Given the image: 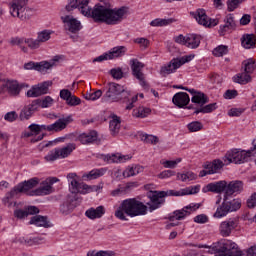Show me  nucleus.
I'll use <instances>...</instances> for the list:
<instances>
[{"label": "nucleus", "mask_w": 256, "mask_h": 256, "mask_svg": "<svg viewBox=\"0 0 256 256\" xmlns=\"http://www.w3.org/2000/svg\"><path fill=\"white\" fill-rule=\"evenodd\" d=\"M79 9L84 17H91L95 23H105L106 25H119L127 15V7L112 8L111 3L96 4L93 8L89 6V0H68V4L60 11V19L67 23L68 31L77 33L81 31V22L67 13Z\"/></svg>", "instance_id": "f257e3e1"}, {"label": "nucleus", "mask_w": 256, "mask_h": 256, "mask_svg": "<svg viewBox=\"0 0 256 256\" xmlns=\"http://www.w3.org/2000/svg\"><path fill=\"white\" fill-rule=\"evenodd\" d=\"M128 217H139L141 215H147V206L143 202L130 198L121 202L120 206L115 212V217L120 221H127Z\"/></svg>", "instance_id": "f03ea898"}, {"label": "nucleus", "mask_w": 256, "mask_h": 256, "mask_svg": "<svg viewBox=\"0 0 256 256\" xmlns=\"http://www.w3.org/2000/svg\"><path fill=\"white\" fill-rule=\"evenodd\" d=\"M106 93L102 97L103 103H117L127 101L131 94L125 90V86L115 82H109L106 86Z\"/></svg>", "instance_id": "7ed1b4c3"}, {"label": "nucleus", "mask_w": 256, "mask_h": 256, "mask_svg": "<svg viewBox=\"0 0 256 256\" xmlns=\"http://www.w3.org/2000/svg\"><path fill=\"white\" fill-rule=\"evenodd\" d=\"M68 187L72 195H87L89 191V185L84 182H80L79 176L75 172L68 173L67 176Z\"/></svg>", "instance_id": "20e7f679"}, {"label": "nucleus", "mask_w": 256, "mask_h": 256, "mask_svg": "<svg viewBox=\"0 0 256 256\" xmlns=\"http://www.w3.org/2000/svg\"><path fill=\"white\" fill-rule=\"evenodd\" d=\"M27 0H12L10 4V13L12 17H18L22 21H27V19H31V9H26Z\"/></svg>", "instance_id": "39448f33"}, {"label": "nucleus", "mask_w": 256, "mask_h": 256, "mask_svg": "<svg viewBox=\"0 0 256 256\" xmlns=\"http://www.w3.org/2000/svg\"><path fill=\"white\" fill-rule=\"evenodd\" d=\"M195 55H188L182 58H174L167 65H164L160 69V75L163 77H167V75H171V73H175L179 67L185 65V63H189V61H193Z\"/></svg>", "instance_id": "423d86ee"}, {"label": "nucleus", "mask_w": 256, "mask_h": 256, "mask_svg": "<svg viewBox=\"0 0 256 256\" xmlns=\"http://www.w3.org/2000/svg\"><path fill=\"white\" fill-rule=\"evenodd\" d=\"M59 181L57 177H50L43 181L40 186L33 190V195L37 197H43L45 195H51L55 189H53V185Z\"/></svg>", "instance_id": "0eeeda50"}, {"label": "nucleus", "mask_w": 256, "mask_h": 256, "mask_svg": "<svg viewBox=\"0 0 256 256\" xmlns=\"http://www.w3.org/2000/svg\"><path fill=\"white\" fill-rule=\"evenodd\" d=\"M190 15L196 19L199 25H203L204 27H215L219 25V20L209 18L205 9H197L195 12H191Z\"/></svg>", "instance_id": "6e6552de"}, {"label": "nucleus", "mask_w": 256, "mask_h": 256, "mask_svg": "<svg viewBox=\"0 0 256 256\" xmlns=\"http://www.w3.org/2000/svg\"><path fill=\"white\" fill-rule=\"evenodd\" d=\"M251 157V151L234 149L226 155L228 163H235L236 165L241 163H247Z\"/></svg>", "instance_id": "1a4fd4ad"}, {"label": "nucleus", "mask_w": 256, "mask_h": 256, "mask_svg": "<svg viewBox=\"0 0 256 256\" xmlns=\"http://www.w3.org/2000/svg\"><path fill=\"white\" fill-rule=\"evenodd\" d=\"M163 197H167V193H165V191L150 192L149 194L150 202L147 203L150 213L155 211V209H159V207H161V205L165 203V200L163 199Z\"/></svg>", "instance_id": "9d476101"}, {"label": "nucleus", "mask_w": 256, "mask_h": 256, "mask_svg": "<svg viewBox=\"0 0 256 256\" xmlns=\"http://www.w3.org/2000/svg\"><path fill=\"white\" fill-rule=\"evenodd\" d=\"M201 205L199 204H190L184 207L182 210H176L173 212L172 215L168 217L169 221H181L182 219L186 218L187 215H191V211H197Z\"/></svg>", "instance_id": "9b49d317"}, {"label": "nucleus", "mask_w": 256, "mask_h": 256, "mask_svg": "<svg viewBox=\"0 0 256 256\" xmlns=\"http://www.w3.org/2000/svg\"><path fill=\"white\" fill-rule=\"evenodd\" d=\"M235 29H237V21H235L233 14H228L224 18V24L220 25L218 33L221 37H224V35H227V33H233Z\"/></svg>", "instance_id": "f8f14e48"}, {"label": "nucleus", "mask_w": 256, "mask_h": 256, "mask_svg": "<svg viewBox=\"0 0 256 256\" xmlns=\"http://www.w3.org/2000/svg\"><path fill=\"white\" fill-rule=\"evenodd\" d=\"M61 61V56H55L50 61H41V62H34L33 63V69L34 71H38L39 73H47L49 69H52V67H55L57 63Z\"/></svg>", "instance_id": "ddd939ff"}, {"label": "nucleus", "mask_w": 256, "mask_h": 256, "mask_svg": "<svg viewBox=\"0 0 256 256\" xmlns=\"http://www.w3.org/2000/svg\"><path fill=\"white\" fill-rule=\"evenodd\" d=\"M239 222L235 218H230L220 224V235L222 237H229L233 233L234 229H237Z\"/></svg>", "instance_id": "4468645a"}, {"label": "nucleus", "mask_w": 256, "mask_h": 256, "mask_svg": "<svg viewBox=\"0 0 256 256\" xmlns=\"http://www.w3.org/2000/svg\"><path fill=\"white\" fill-rule=\"evenodd\" d=\"M221 253L226 256H243V251L235 242L228 241L221 246Z\"/></svg>", "instance_id": "2eb2a0df"}, {"label": "nucleus", "mask_w": 256, "mask_h": 256, "mask_svg": "<svg viewBox=\"0 0 256 256\" xmlns=\"http://www.w3.org/2000/svg\"><path fill=\"white\" fill-rule=\"evenodd\" d=\"M69 123H73V118L71 116L59 118L56 122L50 124V133H59L67 129Z\"/></svg>", "instance_id": "dca6fc26"}, {"label": "nucleus", "mask_w": 256, "mask_h": 256, "mask_svg": "<svg viewBox=\"0 0 256 256\" xmlns=\"http://www.w3.org/2000/svg\"><path fill=\"white\" fill-rule=\"evenodd\" d=\"M53 103H55V100L51 96L37 98L33 100V111H37V109H47L52 107Z\"/></svg>", "instance_id": "f3484780"}, {"label": "nucleus", "mask_w": 256, "mask_h": 256, "mask_svg": "<svg viewBox=\"0 0 256 256\" xmlns=\"http://www.w3.org/2000/svg\"><path fill=\"white\" fill-rule=\"evenodd\" d=\"M243 191V181L234 180L229 183L226 182V192L224 197H231L234 193H241Z\"/></svg>", "instance_id": "a211bd4d"}, {"label": "nucleus", "mask_w": 256, "mask_h": 256, "mask_svg": "<svg viewBox=\"0 0 256 256\" xmlns=\"http://www.w3.org/2000/svg\"><path fill=\"white\" fill-rule=\"evenodd\" d=\"M189 101H191V98H189V94H187V92H178L172 98V103L180 109L187 107V105H189Z\"/></svg>", "instance_id": "6ab92c4d"}, {"label": "nucleus", "mask_w": 256, "mask_h": 256, "mask_svg": "<svg viewBox=\"0 0 256 256\" xmlns=\"http://www.w3.org/2000/svg\"><path fill=\"white\" fill-rule=\"evenodd\" d=\"M13 191L16 193H24L25 195H33V179L19 183L13 188Z\"/></svg>", "instance_id": "aec40b11"}, {"label": "nucleus", "mask_w": 256, "mask_h": 256, "mask_svg": "<svg viewBox=\"0 0 256 256\" xmlns=\"http://www.w3.org/2000/svg\"><path fill=\"white\" fill-rule=\"evenodd\" d=\"M53 85L52 81H45L33 86V97H41L49 93V87Z\"/></svg>", "instance_id": "412c9836"}, {"label": "nucleus", "mask_w": 256, "mask_h": 256, "mask_svg": "<svg viewBox=\"0 0 256 256\" xmlns=\"http://www.w3.org/2000/svg\"><path fill=\"white\" fill-rule=\"evenodd\" d=\"M41 131H48L51 133V125H38L33 124V142L42 141L45 134H39Z\"/></svg>", "instance_id": "4be33fe9"}, {"label": "nucleus", "mask_w": 256, "mask_h": 256, "mask_svg": "<svg viewBox=\"0 0 256 256\" xmlns=\"http://www.w3.org/2000/svg\"><path fill=\"white\" fill-rule=\"evenodd\" d=\"M206 191H210L211 193H225L227 192V181L221 180L218 182L209 183L206 186Z\"/></svg>", "instance_id": "5701e85b"}, {"label": "nucleus", "mask_w": 256, "mask_h": 256, "mask_svg": "<svg viewBox=\"0 0 256 256\" xmlns=\"http://www.w3.org/2000/svg\"><path fill=\"white\" fill-rule=\"evenodd\" d=\"M130 66L132 70V74L136 79H143V73L141 70L145 67V64L140 62L138 59H131Z\"/></svg>", "instance_id": "b1692460"}, {"label": "nucleus", "mask_w": 256, "mask_h": 256, "mask_svg": "<svg viewBox=\"0 0 256 256\" xmlns=\"http://www.w3.org/2000/svg\"><path fill=\"white\" fill-rule=\"evenodd\" d=\"M97 132L90 131L87 133H82L78 136V141L82 143V145H89L90 143H95L97 141Z\"/></svg>", "instance_id": "393cba45"}, {"label": "nucleus", "mask_w": 256, "mask_h": 256, "mask_svg": "<svg viewBox=\"0 0 256 256\" xmlns=\"http://www.w3.org/2000/svg\"><path fill=\"white\" fill-rule=\"evenodd\" d=\"M129 159H131V156L122 155L120 153L104 156L106 163H125V161H129Z\"/></svg>", "instance_id": "a878e982"}, {"label": "nucleus", "mask_w": 256, "mask_h": 256, "mask_svg": "<svg viewBox=\"0 0 256 256\" xmlns=\"http://www.w3.org/2000/svg\"><path fill=\"white\" fill-rule=\"evenodd\" d=\"M51 39V31L43 30L38 33L37 39L33 42V49H39L41 43H45Z\"/></svg>", "instance_id": "bb28decb"}, {"label": "nucleus", "mask_w": 256, "mask_h": 256, "mask_svg": "<svg viewBox=\"0 0 256 256\" xmlns=\"http://www.w3.org/2000/svg\"><path fill=\"white\" fill-rule=\"evenodd\" d=\"M201 45V36L197 34L186 35V47L188 49H197Z\"/></svg>", "instance_id": "cd10ccee"}, {"label": "nucleus", "mask_w": 256, "mask_h": 256, "mask_svg": "<svg viewBox=\"0 0 256 256\" xmlns=\"http://www.w3.org/2000/svg\"><path fill=\"white\" fill-rule=\"evenodd\" d=\"M85 215L88 219H101L105 215V207L90 208L86 211Z\"/></svg>", "instance_id": "c85d7f7f"}, {"label": "nucleus", "mask_w": 256, "mask_h": 256, "mask_svg": "<svg viewBox=\"0 0 256 256\" xmlns=\"http://www.w3.org/2000/svg\"><path fill=\"white\" fill-rule=\"evenodd\" d=\"M33 225L49 229V227H51V222L47 216L35 215L33 216Z\"/></svg>", "instance_id": "c756f323"}, {"label": "nucleus", "mask_w": 256, "mask_h": 256, "mask_svg": "<svg viewBox=\"0 0 256 256\" xmlns=\"http://www.w3.org/2000/svg\"><path fill=\"white\" fill-rule=\"evenodd\" d=\"M9 95L12 97H17L19 93H21V87L19 86V83L15 80H8L5 83Z\"/></svg>", "instance_id": "7c9ffc66"}, {"label": "nucleus", "mask_w": 256, "mask_h": 256, "mask_svg": "<svg viewBox=\"0 0 256 256\" xmlns=\"http://www.w3.org/2000/svg\"><path fill=\"white\" fill-rule=\"evenodd\" d=\"M127 53V47L125 46H116L108 52L109 59H119V57H123Z\"/></svg>", "instance_id": "2f4dec72"}, {"label": "nucleus", "mask_w": 256, "mask_h": 256, "mask_svg": "<svg viewBox=\"0 0 256 256\" xmlns=\"http://www.w3.org/2000/svg\"><path fill=\"white\" fill-rule=\"evenodd\" d=\"M33 117V103L25 105L19 114L20 121H29Z\"/></svg>", "instance_id": "473e14b6"}, {"label": "nucleus", "mask_w": 256, "mask_h": 256, "mask_svg": "<svg viewBox=\"0 0 256 256\" xmlns=\"http://www.w3.org/2000/svg\"><path fill=\"white\" fill-rule=\"evenodd\" d=\"M229 199L227 196H224L222 204L216 209V212L214 213V217L216 219H221V217L227 216L229 212V208L225 201Z\"/></svg>", "instance_id": "72a5a7b5"}, {"label": "nucleus", "mask_w": 256, "mask_h": 256, "mask_svg": "<svg viewBox=\"0 0 256 256\" xmlns=\"http://www.w3.org/2000/svg\"><path fill=\"white\" fill-rule=\"evenodd\" d=\"M11 45H19L20 49L23 51V53H27V47H29L30 49H33V40L28 39L25 40L24 44H23V40L19 39V38H13L10 41Z\"/></svg>", "instance_id": "f704fd0d"}, {"label": "nucleus", "mask_w": 256, "mask_h": 256, "mask_svg": "<svg viewBox=\"0 0 256 256\" xmlns=\"http://www.w3.org/2000/svg\"><path fill=\"white\" fill-rule=\"evenodd\" d=\"M29 215H33V206H26L23 209H16L14 211L16 219H27Z\"/></svg>", "instance_id": "c9c22d12"}, {"label": "nucleus", "mask_w": 256, "mask_h": 256, "mask_svg": "<svg viewBox=\"0 0 256 256\" xmlns=\"http://www.w3.org/2000/svg\"><path fill=\"white\" fill-rule=\"evenodd\" d=\"M112 120H110V131L112 135H117L119 133V129H121V118L115 114L111 116Z\"/></svg>", "instance_id": "e433bc0d"}, {"label": "nucleus", "mask_w": 256, "mask_h": 256, "mask_svg": "<svg viewBox=\"0 0 256 256\" xmlns=\"http://www.w3.org/2000/svg\"><path fill=\"white\" fill-rule=\"evenodd\" d=\"M234 83H239V85H247V83H250L251 81V74L247 72H242L239 74H236L233 77Z\"/></svg>", "instance_id": "4c0bfd02"}, {"label": "nucleus", "mask_w": 256, "mask_h": 256, "mask_svg": "<svg viewBox=\"0 0 256 256\" xmlns=\"http://www.w3.org/2000/svg\"><path fill=\"white\" fill-rule=\"evenodd\" d=\"M242 47L244 49H251V47H255V35L253 34H245L241 38Z\"/></svg>", "instance_id": "58836bf2"}, {"label": "nucleus", "mask_w": 256, "mask_h": 256, "mask_svg": "<svg viewBox=\"0 0 256 256\" xmlns=\"http://www.w3.org/2000/svg\"><path fill=\"white\" fill-rule=\"evenodd\" d=\"M191 101L192 103H196L197 105L203 107V105L209 103V97H207V95H205L203 92H198L191 98Z\"/></svg>", "instance_id": "ea45409f"}, {"label": "nucleus", "mask_w": 256, "mask_h": 256, "mask_svg": "<svg viewBox=\"0 0 256 256\" xmlns=\"http://www.w3.org/2000/svg\"><path fill=\"white\" fill-rule=\"evenodd\" d=\"M75 148H76V146L74 143H70L61 149L58 148V153L60 155V159L67 158L69 155H71V153H73V151H75Z\"/></svg>", "instance_id": "a19ab883"}, {"label": "nucleus", "mask_w": 256, "mask_h": 256, "mask_svg": "<svg viewBox=\"0 0 256 256\" xmlns=\"http://www.w3.org/2000/svg\"><path fill=\"white\" fill-rule=\"evenodd\" d=\"M178 181H182L183 183H187V181H195L197 179V174L193 173L192 171H187L184 173L177 174Z\"/></svg>", "instance_id": "79ce46f5"}, {"label": "nucleus", "mask_w": 256, "mask_h": 256, "mask_svg": "<svg viewBox=\"0 0 256 256\" xmlns=\"http://www.w3.org/2000/svg\"><path fill=\"white\" fill-rule=\"evenodd\" d=\"M171 23H175V19L168 18V19H161L157 18L151 21V27H166V25H171Z\"/></svg>", "instance_id": "37998d69"}, {"label": "nucleus", "mask_w": 256, "mask_h": 256, "mask_svg": "<svg viewBox=\"0 0 256 256\" xmlns=\"http://www.w3.org/2000/svg\"><path fill=\"white\" fill-rule=\"evenodd\" d=\"M215 109H217V103H211L200 108H195L194 115H199V113H213Z\"/></svg>", "instance_id": "c03bdc74"}, {"label": "nucleus", "mask_w": 256, "mask_h": 256, "mask_svg": "<svg viewBox=\"0 0 256 256\" xmlns=\"http://www.w3.org/2000/svg\"><path fill=\"white\" fill-rule=\"evenodd\" d=\"M242 65H243V69H244L245 73L251 74L256 69V61L253 58L244 60Z\"/></svg>", "instance_id": "a18cd8bd"}, {"label": "nucleus", "mask_w": 256, "mask_h": 256, "mask_svg": "<svg viewBox=\"0 0 256 256\" xmlns=\"http://www.w3.org/2000/svg\"><path fill=\"white\" fill-rule=\"evenodd\" d=\"M149 115H151V110L143 106H140L133 111V116L140 117L141 119H145V117H149Z\"/></svg>", "instance_id": "49530a36"}, {"label": "nucleus", "mask_w": 256, "mask_h": 256, "mask_svg": "<svg viewBox=\"0 0 256 256\" xmlns=\"http://www.w3.org/2000/svg\"><path fill=\"white\" fill-rule=\"evenodd\" d=\"M227 204L228 211L233 213V211H239L241 209V200L240 199H233L231 201L225 200Z\"/></svg>", "instance_id": "de8ad7c7"}, {"label": "nucleus", "mask_w": 256, "mask_h": 256, "mask_svg": "<svg viewBox=\"0 0 256 256\" xmlns=\"http://www.w3.org/2000/svg\"><path fill=\"white\" fill-rule=\"evenodd\" d=\"M102 175H105V169H94L83 177H86L88 181H93V179H99Z\"/></svg>", "instance_id": "09e8293b"}, {"label": "nucleus", "mask_w": 256, "mask_h": 256, "mask_svg": "<svg viewBox=\"0 0 256 256\" xmlns=\"http://www.w3.org/2000/svg\"><path fill=\"white\" fill-rule=\"evenodd\" d=\"M223 161L221 160H214L213 163H209L205 166V169H210V171H213V173H217L219 169H222L223 167Z\"/></svg>", "instance_id": "8fccbe9b"}, {"label": "nucleus", "mask_w": 256, "mask_h": 256, "mask_svg": "<svg viewBox=\"0 0 256 256\" xmlns=\"http://www.w3.org/2000/svg\"><path fill=\"white\" fill-rule=\"evenodd\" d=\"M198 247L199 249H209L208 253H210L211 255H217V253L221 255V246L219 247L218 245H199Z\"/></svg>", "instance_id": "3c124183"}, {"label": "nucleus", "mask_w": 256, "mask_h": 256, "mask_svg": "<svg viewBox=\"0 0 256 256\" xmlns=\"http://www.w3.org/2000/svg\"><path fill=\"white\" fill-rule=\"evenodd\" d=\"M72 209H75V206L71 204L70 200L65 201L61 206H60V212L63 215H69L71 213Z\"/></svg>", "instance_id": "603ef678"}, {"label": "nucleus", "mask_w": 256, "mask_h": 256, "mask_svg": "<svg viewBox=\"0 0 256 256\" xmlns=\"http://www.w3.org/2000/svg\"><path fill=\"white\" fill-rule=\"evenodd\" d=\"M227 53H229V49L225 45H220L213 50L215 57H223V55H227Z\"/></svg>", "instance_id": "864d4df0"}, {"label": "nucleus", "mask_w": 256, "mask_h": 256, "mask_svg": "<svg viewBox=\"0 0 256 256\" xmlns=\"http://www.w3.org/2000/svg\"><path fill=\"white\" fill-rule=\"evenodd\" d=\"M187 129L190 131V133H196L197 131H201V129H203V123L199 121L191 122L187 125Z\"/></svg>", "instance_id": "5fc2aeb1"}, {"label": "nucleus", "mask_w": 256, "mask_h": 256, "mask_svg": "<svg viewBox=\"0 0 256 256\" xmlns=\"http://www.w3.org/2000/svg\"><path fill=\"white\" fill-rule=\"evenodd\" d=\"M182 159L177 158L176 160H166L162 163L165 169H175L179 163H181Z\"/></svg>", "instance_id": "6e6d98bb"}, {"label": "nucleus", "mask_w": 256, "mask_h": 256, "mask_svg": "<svg viewBox=\"0 0 256 256\" xmlns=\"http://www.w3.org/2000/svg\"><path fill=\"white\" fill-rule=\"evenodd\" d=\"M47 161H57V159H61L59 155V148L52 150L48 155L45 156Z\"/></svg>", "instance_id": "4d7b16f0"}, {"label": "nucleus", "mask_w": 256, "mask_h": 256, "mask_svg": "<svg viewBox=\"0 0 256 256\" xmlns=\"http://www.w3.org/2000/svg\"><path fill=\"white\" fill-rule=\"evenodd\" d=\"M13 197H17V194L15 193V190L12 189L3 198L2 201H3L4 205H7V207H11V199H13Z\"/></svg>", "instance_id": "13d9d810"}, {"label": "nucleus", "mask_w": 256, "mask_h": 256, "mask_svg": "<svg viewBox=\"0 0 256 256\" xmlns=\"http://www.w3.org/2000/svg\"><path fill=\"white\" fill-rule=\"evenodd\" d=\"M142 141H144V143H151L152 145H157V143H159V138H157V136L145 134L142 138Z\"/></svg>", "instance_id": "bf43d9fd"}, {"label": "nucleus", "mask_w": 256, "mask_h": 256, "mask_svg": "<svg viewBox=\"0 0 256 256\" xmlns=\"http://www.w3.org/2000/svg\"><path fill=\"white\" fill-rule=\"evenodd\" d=\"M241 3H243V0H228L227 1L228 11L231 12L234 9H237V7H239V5H241Z\"/></svg>", "instance_id": "052dcab7"}, {"label": "nucleus", "mask_w": 256, "mask_h": 256, "mask_svg": "<svg viewBox=\"0 0 256 256\" xmlns=\"http://www.w3.org/2000/svg\"><path fill=\"white\" fill-rule=\"evenodd\" d=\"M66 104L70 107H77V105H81V98L72 95L71 98L66 101Z\"/></svg>", "instance_id": "680f3d73"}, {"label": "nucleus", "mask_w": 256, "mask_h": 256, "mask_svg": "<svg viewBox=\"0 0 256 256\" xmlns=\"http://www.w3.org/2000/svg\"><path fill=\"white\" fill-rule=\"evenodd\" d=\"M19 115L15 111H11L5 114L4 119L5 121H9V123H13V121H17Z\"/></svg>", "instance_id": "e2e57ef3"}, {"label": "nucleus", "mask_w": 256, "mask_h": 256, "mask_svg": "<svg viewBox=\"0 0 256 256\" xmlns=\"http://www.w3.org/2000/svg\"><path fill=\"white\" fill-rule=\"evenodd\" d=\"M113 79H123V70L121 68H113L110 70Z\"/></svg>", "instance_id": "0e129e2a"}, {"label": "nucleus", "mask_w": 256, "mask_h": 256, "mask_svg": "<svg viewBox=\"0 0 256 256\" xmlns=\"http://www.w3.org/2000/svg\"><path fill=\"white\" fill-rule=\"evenodd\" d=\"M115 253H113V251H99V252H88L87 255L88 256H113Z\"/></svg>", "instance_id": "69168bd1"}, {"label": "nucleus", "mask_w": 256, "mask_h": 256, "mask_svg": "<svg viewBox=\"0 0 256 256\" xmlns=\"http://www.w3.org/2000/svg\"><path fill=\"white\" fill-rule=\"evenodd\" d=\"M134 42L140 45L141 49H147L149 47V40L147 38H137Z\"/></svg>", "instance_id": "338daca9"}, {"label": "nucleus", "mask_w": 256, "mask_h": 256, "mask_svg": "<svg viewBox=\"0 0 256 256\" xmlns=\"http://www.w3.org/2000/svg\"><path fill=\"white\" fill-rule=\"evenodd\" d=\"M247 207L249 209H255L256 207V192H254L247 200Z\"/></svg>", "instance_id": "774afa93"}]
</instances>
